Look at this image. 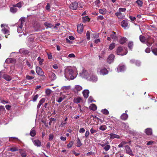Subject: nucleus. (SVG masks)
I'll return each mask as SVG.
<instances>
[{
  "label": "nucleus",
  "mask_w": 157,
  "mask_h": 157,
  "mask_svg": "<svg viewBox=\"0 0 157 157\" xmlns=\"http://www.w3.org/2000/svg\"><path fill=\"white\" fill-rule=\"evenodd\" d=\"M91 74L90 71L85 70H83L82 73H80V75L82 78H84L88 80L93 82H96L98 80L97 76H93L92 77L94 78V79H93L92 78H90V77Z\"/></svg>",
  "instance_id": "obj_1"
},
{
  "label": "nucleus",
  "mask_w": 157,
  "mask_h": 157,
  "mask_svg": "<svg viewBox=\"0 0 157 157\" xmlns=\"http://www.w3.org/2000/svg\"><path fill=\"white\" fill-rule=\"evenodd\" d=\"M140 40L142 42H146L147 45L148 46H151L153 42V40L152 38L149 37L147 39H146L145 37L142 35L140 36Z\"/></svg>",
  "instance_id": "obj_2"
},
{
  "label": "nucleus",
  "mask_w": 157,
  "mask_h": 157,
  "mask_svg": "<svg viewBox=\"0 0 157 157\" xmlns=\"http://www.w3.org/2000/svg\"><path fill=\"white\" fill-rule=\"evenodd\" d=\"M2 28H3L2 29V33L5 34L6 38H7V36L9 35V28L8 25L6 24H2L1 25Z\"/></svg>",
  "instance_id": "obj_3"
},
{
  "label": "nucleus",
  "mask_w": 157,
  "mask_h": 157,
  "mask_svg": "<svg viewBox=\"0 0 157 157\" xmlns=\"http://www.w3.org/2000/svg\"><path fill=\"white\" fill-rule=\"evenodd\" d=\"M25 18L22 17L19 20V22L20 23V24L18 27L17 29L18 33H21L23 32L24 29L23 28L22 24L25 22Z\"/></svg>",
  "instance_id": "obj_4"
},
{
  "label": "nucleus",
  "mask_w": 157,
  "mask_h": 157,
  "mask_svg": "<svg viewBox=\"0 0 157 157\" xmlns=\"http://www.w3.org/2000/svg\"><path fill=\"white\" fill-rule=\"evenodd\" d=\"M36 71L38 75L42 76L43 80H44L45 78V77L44 75V73L40 67H36Z\"/></svg>",
  "instance_id": "obj_5"
},
{
  "label": "nucleus",
  "mask_w": 157,
  "mask_h": 157,
  "mask_svg": "<svg viewBox=\"0 0 157 157\" xmlns=\"http://www.w3.org/2000/svg\"><path fill=\"white\" fill-rule=\"evenodd\" d=\"M97 73L100 75H104L108 73V71L105 68H98L97 70Z\"/></svg>",
  "instance_id": "obj_6"
},
{
  "label": "nucleus",
  "mask_w": 157,
  "mask_h": 157,
  "mask_svg": "<svg viewBox=\"0 0 157 157\" xmlns=\"http://www.w3.org/2000/svg\"><path fill=\"white\" fill-rule=\"evenodd\" d=\"M107 34V36H110L114 40H115L117 39V37L116 35V33L109 31L105 33V34Z\"/></svg>",
  "instance_id": "obj_7"
},
{
  "label": "nucleus",
  "mask_w": 157,
  "mask_h": 157,
  "mask_svg": "<svg viewBox=\"0 0 157 157\" xmlns=\"http://www.w3.org/2000/svg\"><path fill=\"white\" fill-rule=\"evenodd\" d=\"M123 51L122 48L120 47H118L117 49V55H126L127 53V52H126L124 54L122 53V51Z\"/></svg>",
  "instance_id": "obj_8"
},
{
  "label": "nucleus",
  "mask_w": 157,
  "mask_h": 157,
  "mask_svg": "<svg viewBox=\"0 0 157 157\" xmlns=\"http://www.w3.org/2000/svg\"><path fill=\"white\" fill-rule=\"evenodd\" d=\"M78 6V3L76 2L71 3L70 6V8L72 10H76Z\"/></svg>",
  "instance_id": "obj_9"
},
{
  "label": "nucleus",
  "mask_w": 157,
  "mask_h": 157,
  "mask_svg": "<svg viewBox=\"0 0 157 157\" xmlns=\"http://www.w3.org/2000/svg\"><path fill=\"white\" fill-rule=\"evenodd\" d=\"M125 149L126 151V152L127 154H128L131 155H133L132 150L127 145H126L125 146Z\"/></svg>",
  "instance_id": "obj_10"
},
{
  "label": "nucleus",
  "mask_w": 157,
  "mask_h": 157,
  "mask_svg": "<svg viewBox=\"0 0 157 157\" xmlns=\"http://www.w3.org/2000/svg\"><path fill=\"white\" fill-rule=\"evenodd\" d=\"M73 101L75 103L78 104L79 103L82 102V98L80 97H75Z\"/></svg>",
  "instance_id": "obj_11"
},
{
  "label": "nucleus",
  "mask_w": 157,
  "mask_h": 157,
  "mask_svg": "<svg viewBox=\"0 0 157 157\" xmlns=\"http://www.w3.org/2000/svg\"><path fill=\"white\" fill-rule=\"evenodd\" d=\"M83 26L82 24H80L78 25L77 26V30L78 32L79 33H81L83 30Z\"/></svg>",
  "instance_id": "obj_12"
},
{
  "label": "nucleus",
  "mask_w": 157,
  "mask_h": 157,
  "mask_svg": "<svg viewBox=\"0 0 157 157\" xmlns=\"http://www.w3.org/2000/svg\"><path fill=\"white\" fill-rule=\"evenodd\" d=\"M100 145L103 147V149L106 151H108L110 148V146L108 144H101Z\"/></svg>",
  "instance_id": "obj_13"
},
{
  "label": "nucleus",
  "mask_w": 157,
  "mask_h": 157,
  "mask_svg": "<svg viewBox=\"0 0 157 157\" xmlns=\"http://www.w3.org/2000/svg\"><path fill=\"white\" fill-rule=\"evenodd\" d=\"M114 59V56L113 54H111L108 56L107 62L109 63H111L113 62Z\"/></svg>",
  "instance_id": "obj_14"
},
{
  "label": "nucleus",
  "mask_w": 157,
  "mask_h": 157,
  "mask_svg": "<svg viewBox=\"0 0 157 157\" xmlns=\"http://www.w3.org/2000/svg\"><path fill=\"white\" fill-rule=\"evenodd\" d=\"M49 77L52 80H54L56 78L55 74L52 72H50L49 74Z\"/></svg>",
  "instance_id": "obj_15"
},
{
  "label": "nucleus",
  "mask_w": 157,
  "mask_h": 157,
  "mask_svg": "<svg viewBox=\"0 0 157 157\" xmlns=\"http://www.w3.org/2000/svg\"><path fill=\"white\" fill-rule=\"evenodd\" d=\"M82 90V87L79 85H75L74 89V91L75 92H78V91H81Z\"/></svg>",
  "instance_id": "obj_16"
},
{
  "label": "nucleus",
  "mask_w": 157,
  "mask_h": 157,
  "mask_svg": "<svg viewBox=\"0 0 157 157\" xmlns=\"http://www.w3.org/2000/svg\"><path fill=\"white\" fill-rule=\"evenodd\" d=\"M65 73L66 74L72 75L73 73V71L72 69L67 68L65 69Z\"/></svg>",
  "instance_id": "obj_17"
},
{
  "label": "nucleus",
  "mask_w": 157,
  "mask_h": 157,
  "mask_svg": "<svg viewBox=\"0 0 157 157\" xmlns=\"http://www.w3.org/2000/svg\"><path fill=\"white\" fill-rule=\"evenodd\" d=\"M33 142L34 145L37 147H40L41 145L40 141L38 140H33Z\"/></svg>",
  "instance_id": "obj_18"
},
{
  "label": "nucleus",
  "mask_w": 157,
  "mask_h": 157,
  "mask_svg": "<svg viewBox=\"0 0 157 157\" xmlns=\"http://www.w3.org/2000/svg\"><path fill=\"white\" fill-rule=\"evenodd\" d=\"M152 51L154 55L157 56V45L153 46L151 47Z\"/></svg>",
  "instance_id": "obj_19"
},
{
  "label": "nucleus",
  "mask_w": 157,
  "mask_h": 157,
  "mask_svg": "<svg viewBox=\"0 0 157 157\" xmlns=\"http://www.w3.org/2000/svg\"><path fill=\"white\" fill-rule=\"evenodd\" d=\"M128 24V21L127 20H123L121 22V26L124 29H125Z\"/></svg>",
  "instance_id": "obj_20"
},
{
  "label": "nucleus",
  "mask_w": 157,
  "mask_h": 157,
  "mask_svg": "<svg viewBox=\"0 0 157 157\" xmlns=\"http://www.w3.org/2000/svg\"><path fill=\"white\" fill-rule=\"evenodd\" d=\"M125 69V67L124 66L119 65L118 66L117 68V71L118 72L122 71H124Z\"/></svg>",
  "instance_id": "obj_21"
},
{
  "label": "nucleus",
  "mask_w": 157,
  "mask_h": 157,
  "mask_svg": "<svg viewBox=\"0 0 157 157\" xmlns=\"http://www.w3.org/2000/svg\"><path fill=\"white\" fill-rule=\"evenodd\" d=\"M45 99L44 98H42L39 101V103L37 106V109H39L40 106L44 102Z\"/></svg>",
  "instance_id": "obj_22"
},
{
  "label": "nucleus",
  "mask_w": 157,
  "mask_h": 157,
  "mask_svg": "<svg viewBox=\"0 0 157 157\" xmlns=\"http://www.w3.org/2000/svg\"><path fill=\"white\" fill-rule=\"evenodd\" d=\"M145 132L147 135H151L152 133V129L150 128H147L145 130Z\"/></svg>",
  "instance_id": "obj_23"
},
{
  "label": "nucleus",
  "mask_w": 157,
  "mask_h": 157,
  "mask_svg": "<svg viewBox=\"0 0 157 157\" xmlns=\"http://www.w3.org/2000/svg\"><path fill=\"white\" fill-rule=\"evenodd\" d=\"M116 15L119 19H123L124 17V15L120 12L116 13Z\"/></svg>",
  "instance_id": "obj_24"
},
{
  "label": "nucleus",
  "mask_w": 157,
  "mask_h": 157,
  "mask_svg": "<svg viewBox=\"0 0 157 157\" xmlns=\"http://www.w3.org/2000/svg\"><path fill=\"white\" fill-rule=\"evenodd\" d=\"M84 97L87 98L88 97L89 94V91L87 90H84L82 92Z\"/></svg>",
  "instance_id": "obj_25"
},
{
  "label": "nucleus",
  "mask_w": 157,
  "mask_h": 157,
  "mask_svg": "<svg viewBox=\"0 0 157 157\" xmlns=\"http://www.w3.org/2000/svg\"><path fill=\"white\" fill-rule=\"evenodd\" d=\"M3 78L6 80L8 81H10L12 79V78L10 76L7 75L6 74L3 75Z\"/></svg>",
  "instance_id": "obj_26"
},
{
  "label": "nucleus",
  "mask_w": 157,
  "mask_h": 157,
  "mask_svg": "<svg viewBox=\"0 0 157 157\" xmlns=\"http://www.w3.org/2000/svg\"><path fill=\"white\" fill-rule=\"evenodd\" d=\"M128 115L125 113L122 114L121 116V119L123 120H127L128 118Z\"/></svg>",
  "instance_id": "obj_27"
},
{
  "label": "nucleus",
  "mask_w": 157,
  "mask_h": 157,
  "mask_svg": "<svg viewBox=\"0 0 157 157\" xmlns=\"http://www.w3.org/2000/svg\"><path fill=\"white\" fill-rule=\"evenodd\" d=\"M89 108L93 111H95L96 110L97 107L95 105L92 104L89 106Z\"/></svg>",
  "instance_id": "obj_28"
},
{
  "label": "nucleus",
  "mask_w": 157,
  "mask_h": 157,
  "mask_svg": "<svg viewBox=\"0 0 157 157\" xmlns=\"http://www.w3.org/2000/svg\"><path fill=\"white\" fill-rule=\"evenodd\" d=\"M36 134V132L34 129V128H33L31 130L30 132V134L31 136L32 137H34Z\"/></svg>",
  "instance_id": "obj_29"
},
{
  "label": "nucleus",
  "mask_w": 157,
  "mask_h": 157,
  "mask_svg": "<svg viewBox=\"0 0 157 157\" xmlns=\"http://www.w3.org/2000/svg\"><path fill=\"white\" fill-rule=\"evenodd\" d=\"M17 9L16 8V7L14 6V5L13 7L10 8V12L13 13H16L17 11Z\"/></svg>",
  "instance_id": "obj_30"
},
{
  "label": "nucleus",
  "mask_w": 157,
  "mask_h": 157,
  "mask_svg": "<svg viewBox=\"0 0 157 157\" xmlns=\"http://www.w3.org/2000/svg\"><path fill=\"white\" fill-rule=\"evenodd\" d=\"M131 63H135V64L137 66H139L140 65V63L139 61H135L134 60H130Z\"/></svg>",
  "instance_id": "obj_31"
},
{
  "label": "nucleus",
  "mask_w": 157,
  "mask_h": 157,
  "mask_svg": "<svg viewBox=\"0 0 157 157\" xmlns=\"http://www.w3.org/2000/svg\"><path fill=\"white\" fill-rule=\"evenodd\" d=\"M128 142L125 141H122L121 143L118 145V147H123L124 145L127 144L128 143Z\"/></svg>",
  "instance_id": "obj_32"
},
{
  "label": "nucleus",
  "mask_w": 157,
  "mask_h": 157,
  "mask_svg": "<svg viewBox=\"0 0 157 157\" xmlns=\"http://www.w3.org/2000/svg\"><path fill=\"white\" fill-rule=\"evenodd\" d=\"M110 138L114 139L115 138H120V136L118 135L114 134L113 133H111L110 134Z\"/></svg>",
  "instance_id": "obj_33"
},
{
  "label": "nucleus",
  "mask_w": 157,
  "mask_h": 157,
  "mask_svg": "<svg viewBox=\"0 0 157 157\" xmlns=\"http://www.w3.org/2000/svg\"><path fill=\"white\" fill-rule=\"evenodd\" d=\"M77 144L76 146L78 147H81L82 145V144L81 143L78 137L77 139Z\"/></svg>",
  "instance_id": "obj_34"
},
{
  "label": "nucleus",
  "mask_w": 157,
  "mask_h": 157,
  "mask_svg": "<svg viewBox=\"0 0 157 157\" xmlns=\"http://www.w3.org/2000/svg\"><path fill=\"white\" fill-rule=\"evenodd\" d=\"M127 41V39L125 37H123L121 38L120 40V43L121 44H123L125 43Z\"/></svg>",
  "instance_id": "obj_35"
},
{
  "label": "nucleus",
  "mask_w": 157,
  "mask_h": 157,
  "mask_svg": "<svg viewBox=\"0 0 157 157\" xmlns=\"http://www.w3.org/2000/svg\"><path fill=\"white\" fill-rule=\"evenodd\" d=\"M99 10V12L101 14H104L106 13V10L104 8L102 9H100Z\"/></svg>",
  "instance_id": "obj_36"
},
{
  "label": "nucleus",
  "mask_w": 157,
  "mask_h": 157,
  "mask_svg": "<svg viewBox=\"0 0 157 157\" xmlns=\"http://www.w3.org/2000/svg\"><path fill=\"white\" fill-rule=\"evenodd\" d=\"M37 60L39 61V63L40 65H42L44 61V60L43 59H41L40 57H39L37 58Z\"/></svg>",
  "instance_id": "obj_37"
},
{
  "label": "nucleus",
  "mask_w": 157,
  "mask_h": 157,
  "mask_svg": "<svg viewBox=\"0 0 157 157\" xmlns=\"http://www.w3.org/2000/svg\"><path fill=\"white\" fill-rule=\"evenodd\" d=\"M116 44L114 43H112L109 45V49L110 50H112L115 47Z\"/></svg>",
  "instance_id": "obj_38"
},
{
  "label": "nucleus",
  "mask_w": 157,
  "mask_h": 157,
  "mask_svg": "<svg viewBox=\"0 0 157 157\" xmlns=\"http://www.w3.org/2000/svg\"><path fill=\"white\" fill-rule=\"evenodd\" d=\"M44 25L45 26L48 28H53V25H52L50 23L48 22H45Z\"/></svg>",
  "instance_id": "obj_39"
},
{
  "label": "nucleus",
  "mask_w": 157,
  "mask_h": 157,
  "mask_svg": "<svg viewBox=\"0 0 157 157\" xmlns=\"http://www.w3.org/2000/svg\"><path fill=\"white\" fill-rule=\"evenodd\" d=\"M83 21L84 22H86L90 20V19L88 16H85L82 18Z\"/></svg>",
  "instance_id": "obj_40"
},
{
  "label": "nucleus",
  "mask_w": 157,
  "mask_h": 157,
  "mask_svg": "<svg viewBox=\"0 0 157 157\" xmlns=\"http://www.w3.org/2000/svg\"><path fill=\"white\" fill-rule=\"evenodd\" d=\"M136 2L137 3L138 6L139 7H141L142 5L143 2L140 0H138L136 1Z\"/></svg>",
  "instance_id": "obj_41"
},
{
  "label": "nucleus",
  "mask_w": 157,
  "mask_h": 157,
  "mask_svg": "<svg viewBox=\"0 0 157 157\" xmlns=\"http://www.w3.org/2000/svg\"><path fill=\"white\" fill-rule=\"evenodd\" d=\"M23 4V2H20L18 3L17 4L14 5V6L15 7H17L19 8H20L21 7L22 5Z\"/></svg>",
  "instance_id": "obj_42"
},
{
  "label": "nucleus",
  "mask_w": 157,
  "mask_h": 157,
  "mask_svg": "<svg viewBox=\"0 0 157 157\" xmlns=\"http://www.w3.org/2000/svg\"><path fill=\"white\" fill-rule=\"evenodd\" d=\"M101 112L104 114L108 115L109 113V112L106 109H104L101 110Z\"/></svg>",
  "instance_id": "obj_43"
},
{
  "label": "nucleus",
  "mask_w": 157,
  "mask_h": 157,
  "mask_svg": "<svg viewBox=\"0 0 157 157\" xmlns=\"http://www.w3.org/2000/svg\"><path fill=\"white\" fill-rule=\"evenodd\" d=\"M106 128L107 127L105 125H101L99 128V129L102 131L105 130Z\"/></svg>",
  "instance_id": "obj_44"
},
{
  "label": "nucleus",
  "mask_w": 157,
  "mask_h": 157,
  "mask_svg": "<svg viewBox=\"0 0 157 157\" xmlns=\"http://www.w3.org/2000/svg\"><path fill=\"white\" fill-rule=\"evenodd\" d=\"M64 97H60L58 98H57L56 100V101L58 102H61L64 99Z\"/></svg>",
  "instance_id": "obj_45"
},
{
  "label": "nucleus",
  "mask_w": 157,
  "mask_h": 157,
  "mask_svg": "<svg viewBox=\"0 0 157 157\" xmlns=\"http://www.w3.org/2000/svg\"><path fill=\"white\" fill-rule=\"evenodd\" d=\"M73 142L72 141H71L67 145V147L68 148L71 147L73 144Z\"/></svg>",
  "instance_id": "obj_46"
},
{
  "label": "nucleus",
  "mask_w": 157,
  "mask_h": 157,
  "mask_svg": "<svg viewBox=\"0 0 157 157\" xmlns=\"http://www.w3.org/2000/svg\"><path fill=\"white\" fill-rule=\"evenodd\" d=\"M100 1L99 0H96L95 2V5L98 7H99Z\"/></svg>",
  "instance_id": "obj_47"
},
{
  "label": "nucleus",
  "mask_w": 157,
  "mask_h": 157,
  "mask_svg": "<svg viewBox=\"0 0 157 157\" xmlns=\"http://www.w3.org/2000/svg\"><path fill=\"white\" fill-rule=\"evenodd\" d=\"M54 135L52 134H51L49 135V136L48 140L49 141L52 140L54 138Z\"/></svg>",
  "instance_id": "obj_48"
},
{
  "label": "nucleus",
  "mask_w": 157,
  "mask_h": 157,
  "mask_svg": "<svg viewBox=\"0 0 157 157\" xmlns=\"http://www.w3.org/2000/svg\"><path fill=\"white\" fill-rule=\"evenodd\" d=\"M67 123V122H66L64 121H62L60 126L62 127H65V126Z\"/></svg>",
  "instance_id": "obj_49"
},
{
  "label": "nucleus",
  "mask_w": 157,
  "mask_h": 157,
  "mask_svg": "<svg viewBox=\"0 0 157 157\" xmlns=\"http://www.w3.org/2000/svg\"><path fill=\"white\" fill-rule=\"evenodd\" d=\"M70 88V86H63L62 87L61 89L63 90H67Z\"/></svg>",
  "instance_id": "obj_50"
},
{
  "label": "nucleus",
  "mask_w": 157,
  "mask_h": 157,
  "mask_svg": "<svg viewBox=\"0 0 157 157\" xmlns=\"http://www.w3.org/2000/svg\"><path fill=\"white\" fill-rule=\"evenodd\" d=\"M128 47L130 49H131L133 45V43L132 42H129L128 44Z\"/></svg>",
  "instance_id": "obj_51"
},
{
  "label": "nucleus",
  "mask_w": 157,
  "mask_h": 157,
  "mask_svg": "<svg viewBox=\"0 0 157 157\" xmlns=\"http://www.w3.org/2000/svg\"><path fill=\"white\" fill-rule=\"evenodd\" d=\"M26 78L27 79L31 80L33 79L34 78V77L33 76H31L29 75H27L26 76Z\"/></svg>",
  "instance_id": "obj_52"
},
{
  "label": "nucleus",
  "mask_w": 157,
  "mask_h": 157,
  "mask_svg": "<svg viewBox=\"0 0 157 157\" xmlns=\"http://www.w3.org/2000/svg\"><path fill=\"white\" fill-rule=\"evenodd\" d=\"M87 39L89 40L90 39V33L89 31H87L86 34Z\"/></svg>",
  "instance_id": "obj_53"
},
{
  "label": "nucleus",
  "mask_w": 157,
  "mask_h": 157,
  "mask_svg": "<svg viewBox=\"0 0 157 157\" xmlns=\"http://www.w3.org/2000/svg\"><path fill=\"white\" fill-rule=\"evenodd\" d=\"M52 91L49 89H47L46 90V93L47 95H49L51 93Z\"/></svg>",
  "instance_id": "obj_54"
},
{
  "label": "nucleus",
  "mask_w": 157,
  "mask_h": 157,
  "mask_svg": "<svg viewBox=\"0 0 157 157\" xmlns=\"http://www.w3.org/2000/svg\"><path fill=\"white\" fill-rule=\"evenodd\" d=\"M88 101L89 102H94V101H94L93 99V97H90L88 99Z\"/></svg>",
  "instance_id": "obj_55"
},
{
  "label": "nucleus",
  "mask_w": 157,
  "mask_h": 157,
  "mask_svg": "<svg viewBox=\"0 0 157 157\" xmlns=\"http://www.w3.org/2000/svg\"><path fill=\"white\" fill-rule=\"evenodd\" d=\"M75 56L74 54L71 53L68 55V57L70 58H75Z\"/></svg>",
  "instance_id": "obj_56"
},
{
  "label": "nucleus",
  "mask_w": 157,
  "mask_h": 157,
  "mask_svg": "<svg viewBox=\"0 0 157 157\" xmlns=\"http://www.w3.org/2000/svg\"><path fill=\"white\" fill-rule=\"evenodd\" d=\"M60 25V24L59 23H57L56 24L55 26L53 25V28L56 29H57L58 28V27Z\"/></svg>",
  "instance_id": "obj_57"
},
{
  "label": "nucleus",
  "mask_w": 157,
  "mask_h": 157,
  "mask_svg": "<svg viewBox=\"0 0 157 157\" xmlns=\"http://www.w3.org/2000/svg\"><path fill=\"white\" fill-rule=\"evenodd\" d=\"M90 131L91 133L92 134H93L95 133H96L97 132V131L96 130H94L93 128H92L90 129Z\"/></svg>",
  "instance_id": "obj_58"
},
{
  "label": "nucleus",
  "mask_w": 157,
  "mask_h": 157,
  "mask_svg": "<svg viewBox=\"0 0 157 157\" xmlns=\"http://www.w3.org/2000/svg\"><path fill=\"white\" fill-rule=\"evenodd\" d=\"M38 98V95L36 94V95H35L33 98V101H35Z\"/></svg>",
  "instance_id": "obj_59"
},
{
  "label": "nucleus",
  "mask_w": 157,
  "mask_h": 157,
  "mask_svg": "<svg viewBox=\"0 0 157 157\" xmlns=\"http://www.w3.org/2000/svg\"><path fill=\"white\" fill-rule=\"evenodd\" d=\"M10 150L12 151H15L17 150V149L15 147L10 148Z\"/></svg>",
  "instance_id": "obj_60"
},
{
  "label": "nucleus",
  "mask_w": 157,
  "mask_h": 157,
  "mask_svg": "<svg viewBox=\"0 0 157 157\" xmlns=\"http://www.w3.org/2000/svg\"><path fill=\"white\" fill-rule=\"evenodd\" d=\"M119 12H125L126 10V9L125 8H120L119 9Z\"/></svg>",
  "instance_id": "obj_61"
},
{
  "label": "nucleus",
  "mask_w": 157,
  "mask_h": 157,
  "mask_svg": "<svg viewBox=\"0 0 157 157\" xmlns=\"http://www.w3.org/2000/svg\"><path fill=\"white\" fill-rule=\"evenodd\" d=\"M85 131V129L84 128H80L79 130V132L82 133Z\"/></svg>",
  "instance_id": "obj_62"
},
{
  "label": "nucleus",
  "mask_w": 157,
  "mask_h": 157,
  "mask_svg": "<svg viewBox=\"0 0 157 157\" xmlns=\"http://www.w3.org/2000/svg\"><path fill=\"white\" fill-rule=\"evenodd\" d=\"M123 126L126 129H128L129 127L128 124L127 123L125 124V123H124Z\"/></svg>",
  "instance_id": "obj_63"
},
{
  "label": "nucleus",
  "mask_w": 157,
  "mask_h": 157,
  "mask_svg": "<svg viewBox=\"0 0 157 157\" xmlns=\"http://www.w3.org/2000/svg\"><path fill=\"white\" fill-rule=\"evenodd\" d=\"M99 36V35L98 33L95 34L94 35L93 38L94 39L98 38Z\"/></svg>",
  "instance_id": "obj_64"
}]
</instances>
